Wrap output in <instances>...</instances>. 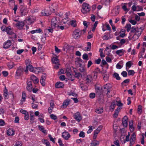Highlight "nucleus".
<instances>
[{
  "instance_id": "nucleus-4",
  "label": "nucleus",
  "mask_w": 146,
  "mask_h": 146,
  "mask_svg": "<svg viewBox=\"0 0 146 146\" xmlns=\"http://www.w3.org/2000/svg\"><path fill=\"white\" fill-rule=\"evenodd\" d=\"M59 21L57 18H53L51 21V25L52 27L53 28H55L58 25V23Z\"/></svg>"
},
{
  "instance_id": "nucleus-51",
  "label": "nucleus",
  "mask_w": 146,
  "mask_h": 146,
  "mask_svg": "<svg viewBox=\"0 0 146 146\" xmlns=\"http://www.w3.org/2000/svg\"><path fill=\"white\" fill-rule=\"evenodd\" d=\"M113 11L114 12V16H117L119 13V11L117 9H115L113 10Z\"/></svg>"
},
{
  "instance_id": "nucleus-62",
  "label": "nucleus",
  "mask_w": 146,
  "mask_h": 146,
  "mask_svg": "<svg viewBox=\"0 0 146 146\" xmlns=\"http://www.w3.org/2000/svg\"><path fill=\"white\" fill-rule=\"evenodd\" d=\"M129 22L133 25H135L137 23V22L134 20L131 19Z\"/></svg>"
},
{
  "instance_id": "nucleus-11",
  "label": "nucleus",
  "mask_w": 146,
  "mask_h": 146,
  "mask_svg": "<svg viewBox=\"0 0 146 146\" xmlns=\"http://www.w3.org/2000/svg\"><path fill=\"white\" fill-rule=\"evenodd\" d=\"M11 45V42L10 40H8L6 42L4 43L3 47L4 48H7Z\"/></svg>"
},
{
  "instance_id": "nucleus-33",
  "label": "nucleus",
  "mask_w": 146,
  "mask_h": 146,
  "mask_svg": "<svg viewBox=\"0 0 146 146\" xmlns=\"http://www.w3.org/2000/svg\"><path fill=\"white\" fill-rule=\"evenodd\" d=\"M80 87L82 90H87V87L86 86H84L83 84H81L80 85Z\"/></svg>"
},
{
  "instance_id": "nucleus-25",
  "label": "nucleus",
  "mask_w": 146,
  "mask_h": 146,
  "mask_svg": "<svg viewBox=\"0 0 146 146\" xmlns=\"http://www.w3.org/2000/svg\"><path fill=\"white\" fill-rule=\"evenodd\" d=\"M133 121L132 120H131L129 122V128L131 131H133L134 130V128L133 127Z\"/></svg>"
},
{
  "instance_id": "nucleus-44",
  "label": "nucleus",
  "mask_w": 146,
  "mask_h": 146,
  "mask_svg": "<svg viewBox=\"0 0 146 146\" xmlns=\"http://www.w3.org/2000/svg\"><path fill=\"white\" fill-rule=\"evenodd\" d=\"M27 68H28L29 70L31 72H33L34 68L31 64L29 66H27Z\"/></svg>"
},
{
  "instance_id": "nucleus-50",
  "label": "nucleus",
  "mask_w": 146,
  "mask_h": 146,
  "mask_svg": "<svg viewBox=\"0 0 146 146\" xmlns=\"http://www.w3.org/2000/svg\"><path fill=\"white\" fill-rule=\"evenodd\" d=\"M22 144L20 141H18L16 142L14 146H22Z\"/></svg>"
},
{
  "instance_id": "nucleus-43",
  "label": "nucleus",
  "mask_w": 146,
  "mask_h": 146,
  "mask_svg": "<svg viewBox=\"0 0 146 146\" xmlns=\"http://www.w3.org/2000/svg\"><path fill=\"white\" fill-rule=\"evenodd\" d=\"M124 51V50L123 49L120 50H117L116 51V53L117 54L120 55V53H122V54H123Z\"/></svg>"
},
{
  "instance_id": "nucleus-54",
  "label": "nucleus",
  "mask_w": 146,
  "mask_h": 146,
  "mask_svg": "<svg viewBox=\"0 0 146 146\" xmlns=\"http://www.w3.org/2000/svg\"><path fill=\"white\" fill-rule=\"evenodd\" d=\"M46 75L45 74H43L41 77L40 80H45L46 79Z\"/></svg>"
},
{
  "instance_id": "nucleus-6",
  "label": "nucleus",
  "mask_w": 146,
  "mask_h": 146,
  "mask_svg": "<svg viewBox=\"0 0 146 146\" xmlns=\"http://www.w3.org/2000/svg\"><path fill=\"white\" fill-rule=\"evenodd\" d=\"M80 30L79 29H76L73 32L72 36L75 39L78 38L80 36Z\"/></svg>"
},
{
  "instance_id": "nucleus-57",
  "label": "nucleus",
  "mask_w": 146,
  "mask_h": 146,
  "mask_svg": "<svg viewBox=\"0 0 146 146\" xmlns=\"http://www.w3.org/2000/svg\"><path fill=\"white\" fill-rule=\"evenodd\" d=\"M130 80L129 79H126L121 84L123 85L124 83H128L129 82Z\"/></svg>"
},
{
  "instance_id": "nucleus-16",
  "label": "nucleus",
  "mask_w": 146,
  "mask_h": 146,
  "mask_svg": "<svg viewBox=\"0 0 146 146\" xmlns=\"http://www.w3.org/2000/svg\"><path fill=\"white\" fill-rule=\"evenodd\" d=\"M5 32H6L7 34L10 35H12L13 33L12 29L10 26H9L7 27Z\"/></svg>"
},
{
  "instance_id": "nucleus-63",
  "label": "nucleus",
  "mask_w": 146,
  "mask_h": 146,
  "mask_svg": "<svg viewBox=\"0 0 146 146\" xmlns=\"http://www.w3.org/2000/svg\"><path fill=\"white\" fill-rule=\"evenodd\" d=\"M58 143L59 144L60 146H64V145L62 143V141L60 139H58Z\"/></svg>"
},
{
  "instance_id": "nucleus-64",
  "label": "nucleus",
  "mask_w": 146,
  "mask_h": 146,
  "mask_svg": "<svg viewBox=\"0 0 146 146\" xmlns=\"http://www.w3.org/2000/svg\"><path fill=\"white\" fill-rule=\"evenodd\" d=\"M24 51V49L18 50L17 51V53L18 54H20Z\"/></svg>"
},
{
  "instance_id": "nucleus-55",
  "label": "nucleus",
  "mask_w": 146,
  "mask_h": 146,
  "mask_svg": "<svg viewBox=\"0 0 146 146\" xmlns=\"http://www.w3.org/2000/svg\"><path fill=\"white\" fill-rule=\"evenodd\" d=\"M121 75L123 77H126L127 76V72L125 71H123L122 72L121 74Z\"/></svg>"
},
{
  "instance_id": "nucleus-20",
  "label": "nucleus",
  "mask_w": 146,
  "mask_h": 146,
  "mask_svg": "<svg viewBox=\"0 0 146 146\" xmlns=\"http://www.w3.org/2000/svg\"><path fill=\"white\" fill-rule=\"evenodd\" d=\"M70 101V99H67L65 100L63 102L62 106L63 107H66L69 104V102Z\"/></svg>"
},
{
  "instance_id": "nucleus-61",
  "label": "nucleus",
  "mask_w": 146,
  "mask_h": 146,
  "mask_svg": "<svg viewBox=\"0 0 146 146\" xmlns=\"http://www.w3.org/2000/svg\"><path fill=\"white\" fill-rule=\"evenodd\" d=\"M79 71L81 72H84L85 71V69L84 67H80L79 69Z\"/></svg>"
},
{
  "instance_id": "nucleus-34",
  "label": "nucleus",
  "mask_w": 146,
  "mask_h": 146,
  "mask_svg": "<svg viewBox=\"0 0 146 146\" xmlns=\"http://www.w3.org/2000/svg\"><path fill=\"white\" fill-rule=\"evenodd\" d=\"M98 21H96L94 23L93 28L92 30V31L94 32L95 30V29L97 26L98 24Z\"/></svg>"
},
{
  "instance_id": "nucleus-46",
  "label": "nucleus",
  "mask_w": 146,
  "mask_h": 146,
  "mask_svg": "<svg viewBox=\"0 0 146 146\" xmlns=\"http://www.w3.org/2000/svg\"><path fill=\"white\" fill-rule=\"evenodd\" d=\"M50 116L52 119L54 120L56 119H57V117L56 115H54L53 114H51Z\"/></svg>"
},
{
  "instance_id": "nucleus-27",
  "label": "nucleus",
  "mask_w": 146,
  "mask_h": 146,
  "mask_svg": "<svg viewBox=\"0 0 146 146\" xmlns=\"http://www.w3.org/2000/svg\"><path fill=\"white\" fill-rule=\"evenodd\" d=\"M26 95L25 92H23L22 96V100L21 101L22 102H24L26 98Z\"/></svg>"
},
{
  "instance_id": "nucleus-48",
  "label": "nucleus",
  "mask_w": 146,
  "mask_h": 146,
  "mask_svg": "<svg viewBox=\"0 0 146 146\" xmlns=\"http://www.w3.org/2000/svg\"><path fill=\"white\" fill-rule=\"evenodd\" d=\"M132 65V64L131 63V61H129L127 62L126 64V67L130 68L131 66Z\"/></svg>"
},
{
  "instance_id": "nucleus-14",
  "label": "nucleus",
  "mask_w": 146,
  "mask_h": 146,
  "mask_svg": "<svg viewBox=\"0 0 146 146\" xmlns=\"http://www.w3.org/2000/svg\"><path fill=\"white\" fill-rule=\"evenodd\" d=\"M31 78L34 84H36L38 83L39 82V80L34 75H32L31 76Z\"/></svg>"
},
{
  "instance_id": "nucleus-28",
  "label": "nucleus",
  "mask_w": 146,
  "mask_h": 146,
  "mask_svg": "<svg viewBox=\"0 0 146 146\" xmlns=\"http://www.w3.org/2000/svg\"><path fill=\"white\" fill-rule=\"evenodd\" d=\"M42 31L41 29L40 28L38 29L35 30H32L30 31V32L32 34H34V33H40Z\"/></svg>"
},
{
  "instance_id": "nucleus-17",
  "label": "nucleus",
  "mask_w": 146,
  "mask_h": 146,
  "mask_svg": "<svg viewBox=\"0 0 146 146\" xmlns=\"http://www.w3.org/2000/svg\"><path fill=\"white\" fill-rule=\"evenodd\" d=\"M121 107H118L116 110H115L114 113L113 115V116L114 117L116 118L118 116V113L120 110Z\"/></svg>"
},
{
  "instance_id": "nucleus-2",
  "label": "nucleus",
  "mask_w": 146,
  "mask_h": 146,
  "mask_svg": "<svg viewBox=\"0 0 146 146\" xmlns=\"http://www.w3.org/2000/svg\"><path fill=\"white\" fill-rule=\"evenodd\" d=\"M90 6L86 3H84L82 5L81 12L82 13L86 14L89 12L90 10Z\"/></svg>"
},
{
  "instance_id": "nucleus-31",
  "label": "nucleus",
  "mask_w": 146,
  "mask_h": 146,
  "mask_svg": "<svg viewBox=\"0 0 146 146\" xmlns=\"http://www.w3.org/2000/svg\"><path fill=\"white\" fill-rule=\"evenodd\" d=\"M113 76L117 80H119L121 79V78L119 76V74L117 73H114L113 74Z\"/></svg>"
},
{
  "instance_id": "nucleus-58",
  "label": "nucleus",
  "mask_w": 146,
  "mask_h": 146,
  "mask_svg": "<svg viewBox=\"0 0 146 146\" xmlns=\"http://www.w3.org/2000/svg\"><path fill=\"white\" fill-rule=\"evenodd\" d=\"M55 50L56 52L58 53H59L61 51L56 46H55Z\"/></svg>"
},
{
  "instance_id": "nucleus-7",
  "label": "nucleus",
  "mask_w": 146,
  "mask_h": 146,
  "mask_svg": "<svg viewBox=\"0 0 146 146\" xmlns=\"http://www.w3.org/2000/svg\"><path fill=\"white\" fill-rule=\"evenodd\" d=\"M32 81L30 80H28L27 82V86L26 87L27 89L29 92H31L32 90Z\"/></svg>"
},
{
  "instance_id": "nucleus-26",
  "label": "nucleus",
  "mask_w": 146,
  "mask_h": 146,
  "mask_svg": "<svg viewBox=\"0 0 146 146\" xmlns=\"http://www.w3.org/2000/svg\"><path fill=\"white\" fill-rule=\"evenodd\" d=\"M95 111L98 114L101 113L103 112V109L102 108H97L95 110Z\"/></svg>"
},
{
  "instance_id": "nucleus-32",
  "label": "nucleus",
  "mask_w": 146,
  "mask_h": 146,
  "mask_svg": "<svg viewBox=\"0 0 146 146\" xmlns=\"http://www.w3.org/2000/svg\"><path fill=\"white\" fill-rule=\"evenodd\" d=\"M32 104V107L33 108L35 109L37 107L38 104V102H36L35 103V102H33Z\"/></svg>"
},
{
  "instance_id": "nucleus-23",
  "label": "nucleus",
  "mask_w": 146,
  "mask_h": 146,
  "mask_svg": "<svg viewBox=\"0 0 146 146\" xmlns=\"http://www.w3.org/2000/svg\"><path fill=\"white\" fill-rule=\"evenodd\" d=\"M99 142L98 141L94 140L92 141L90 143L92 146H96L99 144Z\"/></svg>"
},
{
  "instance_id": "nucleus-15",
  "label": "nucleus",
  "mask_w": 146,
  "mask_h": 146,
  "mask_svg": "<svg viewBox=\"0 0 146 146\" xmlns=\"http://www.w3.org/2000/svg\"><path fill=\"white\" fill-rule=\"evenodd\" d=\"M64 86V84L60 82H56L55 85V87L56 88H62Z\"/></svg>"
},
{
  "instance_id": "nucleus-8",
  "label": "nucleus",
  "mask_w": 146,
  "mask_h": 146,
  "mask_svg": "<svg viewBox=\"0 0 146 146\" xmlns=\"http://www.w3.org/2000/svg\"><path fill=\"white\" fill-rule=\"evenodd\" d=\"M23 71V68L22 67L19 66L17 68L16 75L17 76H20L22 74Z\"/></svg>"
},
{
  "instance_id": "nucleus-24",
  "label": "nucleus",
  "mask_w": 146,
  "mask_h": 146,
  "mask_svg": "<svg viewBox=\"0 0 146 146\" xmlns=\"http://www.w3.org/2000/svg\"><path fill=\"white\" fill-rule=\"evenodd\" d=\"M102 76H103L104 80L105 82L108 80L109 77L108 74H103Z\"/></svg>"
},
{
  "instance_id": "nucleus-53",
  "label": "nucleus",
  "mask_w": 146,
  "mask_h": 146,
  "mask_svg": "<svg viewBox=\"0 0 146 146\" xmlns=\"http://www.w3.org/2000/svg\"><path fill=\"white\" fill-rule=\"evenodd\" d=\"M48 137L49 138L50 140V141H52V142L53 143H55V141L54 140V139H53L52 137V136L50 134L48 135Z\"/></svg>"
},
{
  "instance_id": "nucleus-35",
  "label": "nucleus",
  "mask_w": 146,
  "mask_h": 146,
  "mask_svg": "<svg viewBox=\"0 0 146 146\" xmlns=\"http://www.w3.org/2000/svg\"><path fill=\"white\" fill-rule=\"evenodd\" d=\"M70 24L73 27H76V21L75 20L71 21L70 22Z\"/></svg>"
},
{
  "instance_id": "nucleus-39",
  "label": "nucleus",
  "mask_w": 146,
  "mask_h": 146,
  "mask_svg": "<svg viewBox=\"0 0 146 146\" xmlns=\"http://www.w3.org/2000/svg\"><path fill=\"white\" fill-rule=\"evenodd\" d=\"M138 31H139V29H137L136 28L133 27L131 28V31L130 33H135L136 32Z\"/></svg>"
},
{
  "instance_id": "nucleus-52",
  "label": "nucleus",
  "mask_w": 146,
  "mask_h": 146,
  "mask_svg": "<svg viewBox=\"0 0 146 146\" xmlns=\"http://www.w3.org/2000/svg\"><path fill=\"white\" fill-rule=\"evenodd\" d=\"M79 136L80 137L82 138H84L85 137V133L83 131H81L80 134H79Z\"/></svg>"
},
{
  "instance_id": "nucleus-29",
  "label": "nucleus",
  "mask_w": 146,
  "mask_h": 146,
  "mask_svg": "<svg viewBox=\"0 0 146 146\" xmlns=\"http://www.w3.org/2000/svg\"><path fill=\"white\" fill-rule=\"evenodd\" d=\"M7 66L9 68H12L15 65L13 62H10L7 64Z\"/></svg>"
},
{
  "instance_id": "nucleus-19",
  "label": "nucleus",
  "mask_w": 146,
  "mask_h": 146,
  "mask_svg": "<svg viewBox=\"0 0 146 146\" xmlns=\"http://www.w3.org/2000/svg\"><path fill=\"white\" fill-rule=\"evenodd\" d=\"M92 80V78L91 75H88L86 77V80L87 83H89Z\"/></svg>"
},
{
  "instance_id": "nucleus-13",
  "label": "nucleus",
  "mask_w": 146,
  "mask_h": 146,
  "mask_svg": "<svg viewBox=\"0 0 146 146\" xmlns=\"http://www.w3.org/2000/svg\"><path fill=\"white\" fill-rule=\"evenodd\" d=\"M20 13L21 16L26 15L27 13V12L25 8L22 7L21 9Z\"/></svg>"
},
{
  "instance_id": "nucleus-37",
  "label": "nucleus",
  "mask_w": 146,
  "mask_h": 146,
  "mask_svg": "<svg viewBox=\"0 0 146 146\" xmlns=\"http://www.w3.org/2000/svg\"><path fill=\"white\" fill-rule=\"evenodd\" d=\"M135 72L133 70H129L128 71V75L129 76L132 75L133 76Z\"/></svg>"
},
{
  "instance_id": "nucleus-40",
  "label": "nucleus",
  "mask_w": 146,
  "mask_h": 146,
  "mask_svg": "<svg viewBox=\"0 0 146 146\" xmlns=\"http://www.w3.org/2000/svg\"><path fill=\"white\" fill-rule=\"evenodd\" d=\"M42 142L46 144V146H51L49 142L47 140L44 139Z\"/></svg>"
},
{
  "instance_id": "nucleus-30",
  "label": "nucleus",
  "mask_w": 146,
  "mask_h": 146,
  "mask_svg": "<svg viewBox=\"0 0 146 146\" xmlns=\"http://www.w3.org/2000/svg\"><path fill=\"white\" fill-rule=\"evenodd\" d=\"M52 62L55 64H57L59 62V61L58 58L56 57H53L52 59Z\"/></svg>"
},
{
  "instance_id": "nucleus-10",
  "label": "nucleus",
  "mask_w": 146,
  "mask_h": 146,
  "mask_svg": "<svg viewBox=\"0 0 146 146\" xmlns=\"http://www.w3.org/2000/svg\"><path fill=\"white\" fill-rule=\"evenodd\" d=\"M62 136L65 140H67L70 137V135L68 133L65 131L62 133Z\"/></svg>"
},
{
  "instance_id": "nucleus-49",
  "label": "nucleus",
  "mask_w": 146,
  "mask_h": 146,
  "mask_svg": "<svg viewBox=\"0 0 146 146\" xmlns=\"http://www.w3.org/2000/svg\"><path fill=\"white\" fill-rule=\"evenodd\" d=\"M41 14L44 16H47L48 15V14L47 13L46 11L44 10L42 11Z\"/></svg>"
},
{
  "instance_id": "nucleus-1",
  "label": "nucleus",
  "mask_w": 146,
  "mask_h": 146,
  "mask_svg": "<svg viewBox=\"0 0 146 146\" xmlns=\"http://www.w3.org/2000/svg\"><path fill=\"white\" fill-rule=\"evenodd\" d=\"M122 105L123 104L121 103L120 100L118 101L114 100L111 103L109 109L110 111H113L116 106H118V107H122Z\"/></svg>"
},
{
  "instance_id": "nucleus-45",
  "label": "nucleus",
  "mask_w": 146,
  "mask_h": 146,
  "mask_svg": "<svg viewBox=\"0 0 146 146\" xmlns=\"http://www.w3.org/2000/svg\"><path fill=\"white\" fill-rule=\"evenodd\" d=\"M82 58L83 59L88 60V56L87 54H85L82 56Z\"/></svg>"
},
{
  "instance_id": "nucleus-18",
  "label": "nucleus",
  "mask_w": 146,
  "mask_h": 146,
  "mask_svg": "<svg viewBox=\"0 0 146 146\" xmlns=\"http://www.w3.org/2000/svg\"><path fill=\"white\" fill-rule=\"evenodd\" d=\"M7 134L9 136H12L15 134V132L12 129H9L7 130Z\"/></svg>"
},
{
  "instance_id": "nucleus-60",
  "label": "nucleus",
  "mask_w": 146,
  "mask_h": 146,
  "mask_svg": "<svg viewBox=\"0 0 146 146\" xmlns=\"http://www.w3.org/2000/svg\"><path fill=\"white\" fill-rule=\"evenodd\" d=\"M81 75V74H80V73H79V72L77 73V72H76L75 73L74 76H75V77L77 78H78L79 77H80V75Z\"/></svg>"
},
{
  "instance_id": "nucleus-9",
  "label": "nucleus",
  "mask_w": 146,
  "mask_h": 146,
  "mask_svg": "<svg viewBox=\"0 0 146 146\" xmlns=\"http://www.w3.org/2000/svg\"><path fill=\"white\" fill-rule=\"evenodd\" d=\"M25 25V24L22 21H17V22L15 24V25L17 28L19 29H22Z\"/></svg>"
},
{
  "instance_id": "nucleus-22",
  "label": "nucleus",
  "mask_w": 146,
  "mask_h": 146,
  "mask_svg": "<svg viewBox=\"0 0 146 146\" xmlns=\"http://www.w3.org/2000/svg\"><path fill=\"white\" fill-rule=\"evenodd\" d=\"M103 88H104L105 90H110L111 88V86L110 84H108L104 85L103 86Z\"/></svg>"
},
{
  "instance_id": "nucleus-59",
  "label": "nucleus",
  "mask_w": 146,
  "mask_h": 146,
  "mask_svg": "<svg viewBox=\"0 0 146 146\" xmlns=\"http://www.w3.org/2000/svg\"><path fill=\"white\" fill-rule=\"evenodd\" d=\"M68 95L69 96L72 95V96H75V97H76L77 96V95L76 93L74 92H71V93L68 94Z\"/></svg>"
},
{
  "instance_id": "nucleus-12",
  "label": "nucleus",
  "mask_w": 146,
  "mask_h": 146,
  "mask_svg": "<svg viewBox=\"0 0 146 146\" xmlns=\"http://www.w3.org/2000/svg\"><path fill=\"white\" fill-rule=\"evenodd\" d=\"M128 118L126 116H125L122 119V121L123 126L125 127H127V120Z\"/></svg>"
},
{
  "instance_id": "nucleus-47",
  "label": "nucleus",
  "mask_w": 146,
  "mask_h": 146,
  "mask_svg": "<svg viewBox=\"0 0 146 146\" xmlns=\"http://www.w3.org/2000/svg\"><path fill=\"white\" fill-rule=\"evenodd\" d=\"M138 112L139 114H141L142 112V106L141 105H139L138 107Z\"/></svg>"
},
{
  "instance_id": "nucleus-21",
  "label": "nucleus",
  "mask_w": 146,
  "mask_h": 146,
  "mask_svg": "<svg viewBox=\"0 0 146 146\" xmlns=\"http://www.w3.org/2000/svg\"><path fill=\"white\" fill-rule=\"evenodd\" d=\"M38 128L39 130L41 131L42 133L44 134H46L47 132L45 130L43 126H41L40 125H38Z\"/></svg>"
},
{
  "instance_id": "nucleus-38",
  "label": "nucleus",
  "mask_w": 146,
  "mask_h": 146,
  "mask_svg": "<svg viewBox=\"0 0 146 146\" xmlns=\"http://www.w3.org/2000/svg\"><path fill=\"white\" fill-rule=\"evenodd\" d=\"M94 73L95 74L101 73L100 70L98 67L96 68L94 71Z\"/></svg>"
},
{
  "instance_id": "nucleus-36",
  "label": "nucleus",
  "mask_w": 146,
  "mask_h": 146,
  "mask_svg": "<svg viewBox=\"0 0 146 146\" xmlns=\"http://www.w3.org/2000/svg\"><path fill=\"white\" fill-rule=\"evenodd\" d=\"M110 1V0H101V1L102 4H105V5H107L109 3Z\"/></svg>"
},
{
  "instance_id": "nucleus-56",
  "label": "nucleus",
  "mask_w": 146,
  "mask_h": 146,
  "mask_svg": "<svg viewBox=\"0 0 146 146\" xmlns=\"http://www.w3.org/2000/svg\"><path fill=\"white\" fill-rule=\"evenodd\" d=\"M90 97L91 98H95V93H92L90 94Z\"/></svg>"
},
{
  "instance_id": "nucleus-41",
  "label": "nucleus",
  "mask_w": 146,
  "mask_h": 146,
  "mask_svg": "<svg viewBox=\"0 0 146 146\" xmlns=\"http://www.w3.org/2000/svg\"><path fill=\"white\" fill-rule=\"evenodd\" d=\"M31 61L29 59H27L26 60L25 63L27 65V66H29V65L31 64Z\"/></svg>"
},
{
  "instance_id": "nucleus-5",
  "label": "nucleus",
  "mask_w": 146,
  "mask_h": 146,
  "mask_svg": "<svg viewBox=\"0 0 146 146\" xmlns=\"http://www.w3.org/2000/svg\"><path fill=\"white\" fill-rule=\"evenodd\" d=\"M74 117L77 121L79 122L82 119V116L79 112H77L74 114Z\"/></svg>"
},
{
  "instance_id": "nucleus-42",
  "label": "nucleus",
  "mask_w": 146,
  "mask_h": 146,
  "mask_svg": "<svg viewBox=\"0 0 146 146\" xmlns=\"http://www.w3.org/2000/svg\"><path fill=\"white\" fill-rule=\"evenodd\" d=\"M125 27L127 29V32H129L131 29V25L130 24H127Z\"/></svg>"
},
{
  "instance_id": "nucleus-3",
  "label": "nucleus",
  "mask_w": 146,
  "mask_h": 146,
  "mask_svg": "<svg viewBox=\"0 0 146 146\" xmlns=\"http://www.w3.org/2000/svg\"><path fill=\"white\" fill-rule=\"evenodd\" d=\"M141 31H138L134 34L132 37H131V34L130 33L128 37L129 40H131L133 39V40L135 41L141 35Z\"/></svg>"
}]
</instances>
